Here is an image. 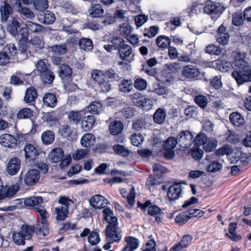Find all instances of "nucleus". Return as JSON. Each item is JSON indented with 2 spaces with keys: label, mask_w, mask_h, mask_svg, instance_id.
<instances>
[{
  "label": "nucleus",
  "mask_w": 251,
  "mask_h": 251,
  "mask_svg": "<svg viewBox=\"0 0 251 251\" xmlns=\"http://www.w3.org/2000/svg\"><path fill=\"white\" fill-rule=\"evenodd\" d=\"M13 239L14 242L18 245H24L25 244V239L24 235L20 232H14L13 234Z\"/></svg>",
  "instance_id": "obj_55"
},
{
  "label": "nucleus",
  "mask_w": 251,
  "mask_h": 251,
  "mask_svg": "<svg viewBox=\"0 0 251 251\" xmlns=\"http://www.w3.org/2000/svg\"><path fill=\"white\" fill-rule=\"evenodd\" d=\"M222 168V163L219 162L214 160L206 167V171L210 173H214L221 170Z\"/></svg>",
  "instance_id": "obj_54"
},
{
  "label": "nucleus",
  "mask_w": 251,
  "mask_h": 251,
  "mask_svg": "<svg viewBox=\"0 0 251 251\" xmlns=\"http://www.w3.org/2000/svg\"><path fill=\"white\" fill-rule=\"evenodd\" d=\"M229 120L232 124L235 126H244L245 124L244 116L237 112L231 113L229 115Z\"/></svg>",
  "instance_id": "obj_28"
},
{
  "label": "nucleus",
  "mask_w": 251,
  "mask_h": 251,
  "mask_svg": "<svg viewBox=\"0 0 251 251\" xmlns=\"http://www.w3.org/2000/svg\"><path fill=\"white\" fill-rule=\"evenodd\" d=\"M51 49L53 52L59 55H64L68 51L67 46L66 44L55 45L51 46Z\"/></svg>",
  "instance_id": "obj_49"
},
{
  "label": "nucleus",
  "mask_w": 251,
  "mask_h": 251,
  "mask_svg": "<svg viewBox=\"0 0 251 251\" xmlns=\"http://www.w3.org/2000/svg\"><path fill=\"white\" fill-rule=\"evenodd\" d=\"M62 135L68 138L69 139L73 140L75 138L76 135V131L75 129H72L71 126H63L61 129Z\"/></svg>",
  "instance_id": "obj_43"
},
{
  "label": "nucleus",
  "mask_w": 251,
  "mask_h": 251,
  "mask_svg": "<svg viewBox=\"0 0 251 251\" xmlns=\"http://www.w3.org/2000/svg\"><path fill=\"white\" fill-rule=\"evenodd\" d=\"M25 160L29 162L34 161L39 155V152L34 145L31 144H26L24 148Z\"/></svg>",
  "instance_id": "obj_14"
},
{
  "label": "nucleus",
  "mask_w": 251,
  "mask_h": 251,
  "mask_svg": "<svg viewBox=\"0 0 251 251\" xmlns=\"http://www.w3.org/2000/svg\"><path fill=\"white\" fill-rule=\"evenodd\" d=\"M107 202V200L100 194L93 196L89 200L90 205L95 209L104 208Z\"/></svg>",
  "instance_id": "obj_16"
},
{
  "label": "nucleus",
  "mask_w": 251,
  "mask_h": 251,
  "mask_svg": "<svg viewBox=\"0 0 251 251\" xmlns=\"http://www.w3.org/2000/svg\"><path fill=\"white\" fill-rule=\"evenodd\" d=\"M20 231L23 234L26 239H30L35 232L34 226L23 225Z\"/></svg>",
  "instance_id": "obj_38"
},
{
  "label": "nucleus",
  "mask_w": 251,
  "mask_h": 251,
  "mask_svg": "<svg viewBox=\"0 0 251 251\" xmlns=\"http://www.w3.org/2000/svg\"><path fill=\"white\" fill-rule=\"evenodd\" d=\"M78 44L80 48L85 51L91 50L93 48V42L89 38H81L79 40Z\"/></svg>",
  "instance_id": "obj_41"
},
{
  "label": "nucleus",
  "mask_w": 251,
  "mask_h": 251,
  "mask_svg": "<svg viewBox=\"0 0 251 251\" xmlns=\"http://www.w3.org/2000/svg\"><path fill=\"white\" fill-rule=\"evenodd\" d=\"M126 244L122 251H133L139 246L138 240L132 236H127L125 238Z\"/></svg>",
  "instance_id": "obj_24"
},
{
  "label": "nucleus",
  "mask_w": 251,
  "mask_h": 251,
  "mask_svg": "<svg viewBox=\"0 0 251 251\" xmlns=\"http://www.w3.org/2000/svg\"><path fill=\"white\" fill-rule=\"evenodd\" d=\"M55 211L57 215L56 220L58 221L65 220L69 213L68 207H67L55 208Z\"/></svg>",
  "instance_id": "obj_48"
},
{
  "label": "nucleus",
  "mask_w": 251,
  "mask_h": 251,
  "mask_svg": "<svg viewBox=\"0 0 251 251\" xmlns=\"http://www.w3.org/2000/svg\"><path fill=\"white\" fill-rule=\"evenodd\" d=\"M40 76L42 82L48 84L52 83L55 78L54 74L50 69L40 75Z\"/></svg>",
  "instance_id": "obj_39"
},
{
  "label": "nucleus",
  "mask_w": 251,
  "mask_h": 251,
  "mask_svg": "<svg viewBox=\"0 0 251 251\" xmlns=\"http://www.w3.org/2000/svg\"><path fill=\"white\" fill-rule=\"evenodd\" d=\"M40 177V173L39 171L36 169H32L28 170L25 175L22 172L18 177V182L22 184L23 179L25 185L31 186L38 182Z\"/></svg>",
  "instance_id": "obj_7"
},
{
  "label": "nucleus",
  "mask_w": 251,
  "mask_h": 251,
  "mask_svg": "<svg viewBox=\"0 0 251 251\" xmlns=\"http://www.w3.org/2000/svg\"><path fill=\"white\" fill-rule=\"evenodd\" d=\"M102 105L99 102L94 101L91 102L84 110L87 115H90V113L93 114H99L101 110Z\"/></svg>",
  "instance_id": "obj_31"
},
{
  "label": "nucleus",
  "mask_w": 251,
  "mask_h": 251,
  "mask_svg": "<svg viewBox=\"0 0 251 251\" xmlns=\"http://www.w3.org/2000/svg\"><path fill=\"white\" fill-rule=\"evenodd\" d=\"M54 140V134L50 130H47L44 132L42 135V140L46 145L52 143Z\"/></svg>",
  "instance_id": "obj_50"
},
{
  "label": "nucleus",
  "mask_w": 251,
  "mask_h": 251,
  "mask_svg": "<svg viewBox=\"0 0 251 251\" xmlns=\"http://www.w3.org/2000/svg\"><path fill=\"white\" fill-rule=\"evenodd\" d=\"M93 135L91 133L85 134L81 139V144L84 148H89L94 143Z\"/></svg>",
  "instance_id": "obj_42"
},
{
  "label": "nucleus",
  "mask_w": 251,
  "mask_h": 251,
  "mask_svg": "<svg viewBox=\"0 0 251 251\" xmlns=\"http://www.w3.org/2000/svg\"><path fill=\"white\" fill-rule=\"evenodd\" d=\"M134 86L136 89L139 91H143L146 89L147 82L142 78H138L134 81Z\"/></svg>",
  "instance_id": "obj_57"
},
{
  "label": "nucleus",
  "mask_w": 251,
  "mask_h": 251,
  "mask_svg": "<svg viewBox=\"0 0 251 251\" xmlns=\"http://www.w3.org/2000/svg\"><path fill=\"white\" fill-rule=\"evenodd\" d=\"M39 75L50 70V65L46 60H40L36 65Z\"/></svg>",
  "instance_id": "obj_40"
},
{
  "label": "nucleus",
  "mask_w": 251,
  "mask_h": 251,
  "mask_svg": "<svg viewBox=\"0 0 251 251\" xmlns=\"http://www.w3.org/2000/svg\"><path fill=\"white\" fill-rule=\"evenodd\" d=\"M132 52V48L128 45L124 44L118 50V53L121 59L128 61Z\"/></svg>",
  "instance_id": "obj_30"
},
{
  "label": "nucleus",
  "mask_w": 251,
  "mask_h": 251,
  "mask_svg": "<svg viewBox=\"0 0 251 251\" xmlns=\"http://www.w3.org/2000/svg\"><path fill=\"white\" fill-rule=\"evenodd\" d=\"M231 152V149L230 146L226 145L217 150L214 153V155H224L229 154Z\"/></svg>",
  "instance_id": "obj_64"
},
{
  "label": "nucleus",
  "mask_w": 251,
  "mask_h": 251,
  "mask_svg": "<svg viewBox=\"0 0 251 251\" xmlns=\"http://www.w3.org/2000/svg\"><path fill=\"white\" fill-rule=\"evenodd\" d=\"M21 165V160L19 158H11L7 165L6 171L9 175L14 176L19 171Z\"/></svg>",
  "instance_id": "obj_15"
},
{
  "label": "nucleus",
  "mask_w": 251,
  "mask_h": 251,
  "mask_svg": "<svg viewBox=\"0 0 251 251\" xmlns=\"http://www.w3.org/2000/svg\"><path fill=\"white\" fill-rule=\"evenodd\" d=\"M35 211L39 213L41 217V222L42 223L48 222L47 219L49 217V214L44 207H42V208H36Z\"/></svg>",
  "instance_id": "obj_63"
},
{
  "label": "nucleus",
  "mask_w": 251,
  "mask_h": 251,
  "mask_svg": "<svg viewBox=\"0 0 251 251\" xmlns=\"http://www.w3.org/2000/svg\"><path fill=\"white\" fill-rule=\"evenodd\" d=\"M26 37L18 38V51L16 53L17 59L22 61L26 59L29 54V50L26 45Z\"/></svg>",
  "instance_id": "obj_11"
},
{
  "label": "nucleus",
  "mask_w": 251,
  "mask_h": 251,
  "mask_svg": "<svg viewBox=\"0 0 251 251\" xmlns=\"http://www.w3.org/2000/svg\"><path fill=\"white\" fill-rule=\"evenodd\" d=\"M91 75L93 80L103 93L110 91L112 89V83L118 82L122 79L119 71L112 68L105 70H94Z\"/></svg>",
  "instance_id": "obj_1"
},
{
  "label": "nucleus",
  "mask_w": 251,
  "mask_h": 251,
  "mask_svg": "<svg viewBox=\"0 0 251 251\" xmlns=\"http://www.w3.org/2000/svg\"><path fill=\"white\" fill-rule=\"evenodd\" d=\"M132 100L135 105L146 110L151 108L152 105L151 100L140 93L133 94Z\"/></svg>",
  "instance_id": "obj_9"
},
{
  "label": "nucleus",
  "mask_w": 251,
  "mask_h": 251,
  "mask_svg": "<svg viewBox=\"0 0 251 251\" xmlns=\"http://www.w3.org/2000/svg\"><path fill=\"white\" fill-rule=\"evenodd\" d=\"M89 243L92 245H96L100 242L99 233L93 231L90 233L88 238Z\"/></svg>",
  "instance_id": "obj_60"
},
{
  "label": "nucleus",
  "mask_w": 251,
  "mask_h": 251,
  "mask_svg": "<svg viewBox=\"0 0 251 251\" xmlns=\"http://www.w3.org/2000/svg\"><path fill=\"white\" fill-rule=\"evenodd\" d=\"M242 16L241 12H236L232 15V23L236 26L241 25L243 22L244 18Z\"/></svg>",
  "instance_id": "obj_59"
},
{
  "label": "nucleus",
  "mask_w": 251,
  "mask_h": 251,
  "mask_svg": "<svg viewBox=\"0 0 251 251\" xmlns=\"http://www.w3.org/2000/svg\"><path fill=\"white\" fill-rule=\"evenodd\" d=\"M182 191V186L177 183H175L168 188L167 197L170 201H175L181 196Z\"/></svg>",
  "instance_id": "obj_13"
},
{
  "label": "nucleus",
  "mask_w": 251,
  "mask_h": 251,
  "mask_svg": "<svg viewBox=\"0 0 251 251\" xmlns=\"http://www.w3.org/2000/svg\"><path fill=\"white\" fill-rule=\"evenodd\" d=\"M190 219L188 212L185 211L177 215L175 218V222L180 226L183 225Z\"/></svg>",
  "instance_id": "obj_52"
},
{
  "label": "nucleus",
  "mask_w": 251,
  "mask_h": 251,
  "mask_svg": "<svg viewBox=\"0 0 251 251\" xmlns=\"http://www.w3.org/2000/svg\"><path fill=\"white\" fill-rule=\"evenodd\" d=\"M106 240L107 242L111 243L119 242L122 238V231L121 230L118 222L108 225L105 230Z\"/></svg>",
  "instance_id": "obj_6"
},
{
  "label": "nucleus",
  "mask_w": 251,
  "mask_h": 251,
  "mask_svg": "<svg viewBox=\"0 0 251 251\" xmlns=\"http://www.w3.org/2000/svg\"><path fill=\"white\" fill-rule=\"evenodd\" d=\"M113 149L116 154L123 157H127L130 154L129 150L121 145L117 144L114 146Z\"/></svg>",
  "instance_id": "obj_45"
},
{
  "label": "nucleus",
  "mask_w": 251,
  "mask_h": 251,
  "mask_svg": "<svg viewBox=\"0 0 251 251\" xmlns=\"http://www.w3.org/2000/svg\"><path fill=\"white\" fill-rule=\"evenodd\" d=\"M234 71L232 76L238 86L251 82V66L248 62L239 57H236L232 65Z\"/></svg>",
  "instance_id": "obj_2"
},
{
  "label": "nucleus",
  "mask_w": 251,
  "mask_h": 251,
  "mask_svg": "<svg viewBox=\"0 0 251 251\" xmlns=\"http://www.w3.org/2000/svg\"><path fill=\"white\" fill-rule=\"evenodd\" d=\"M163 181L162 175H150L146 182V187L150 190H153L156 186L160 185Z\"/></svg>",
  "instance_id": "obj_17"
},
{
  "label": "nucleus",
  "mask_w": 251,
  "mask_h": 251,
  "mask_svg": "<svg viewBox=\"0 0 251 251\" xmlns=\"http://www.w3.org/2000/svg\"><path fill=\"white\" fill-rule=\"evenodd\" d=\"M90 16L93 18H99L104 13V9L100 4L92 3L88 10Z\"/></svg>",
  "instance_id": "obj_23"
},
{
  "label": "nucleus",
  "mask_w": 251,
  "mask_h": 251,
  "mask_svg": "<svg viewBox=\"0 0 251 251\" xmlns=\"http://www.w3.org/2000/svg\"><path fill=\"white\" fill-rule=\"evenodd\" d=\"M59 75L60 78L65 80L71 79L73 71L72 68L66 64H62L59 66L58 70Z\"/></svg>",
  "instance_id": "obj_22"
},
{
  "label": "nucleus",
  "mask_w": 251,
  "mask_h": 251,
  "mask_svg": "<svg viewBox=\"0 0 251 251\" xmlns=\"http://www.w3.org/2000/svg\"><path fill=\"white\" fill-rule=\"evenodd\" d=\"M218 141L214 138L206 139L202 145V149L206 152L214 151L217 146Z\"/></svg>",
  "instance_id": "obj_34"
},
{
  "label": "nucleus",
  "mask_w": 251,
  "mask_h": 251,
  "mask_svg": "<svg viewBox=\"0 0 251 251\" xmlns=\"http://www.w3.org/2000/svg\"><path fill=\"white\" fill-rule=\"evenodd\" d=\"M177 144L176 139L174 137H169L163 145L164 150H173Z\"/></svg>",
  "instance_id": "obj_56"
},
{
  "label": "nucleus",
  "mask_w": 251,
  "mask_h": 251,
  "mask_svg": "<svg viewBox=\"0 0 251 251\" xmlns=\"http://www.w3.org/2000/svg\"><path fill=\"white\" fill-rule=\"evenodd\" d=\"M166 116V110L164 109L159 108L154 112L153 119L155 123L161 125L165 121Z\"/></svg>",
  "instance_id": "obj_32"
},
{
  "label": "nucleus",
  "mask_w": 251,
  "mask_h": 251,
  "mask_svg": "<svg viewBox=\"0 0 251 251\" xmlns=\"http://www.w3.org/2000/svg\"><path fill=\"white\" fill-rule=\"evenodd\" d=\"M17 141L14 136L8 134H3L0 138V144L6 148H14L17 145Z\"/></svg>",
  "instance_id": "obj_19"
},
{
  "label": "nucleus",
  "mask_w": 251,
  "mask_h": 251,
  "mask_svg": "<svg viewBox=\"0 0 251 251\" xmlns=\"http://www.w3.org/2000/svg\"><path fill=\"white\" fill-rule=\"evenodd\" d=\"M37 91L36 89L33 87H29L26 89L24 98V101L26 103L33 104L37 98Z\"/></svg>",
  "instance_id": "obj_21"
},
{
  "label": "nucleus",
  "mask_w": 251,
  "mask_h": 251,
  "mask_svg": "<svg viewBox=\"0 0 251 251\" xmlns=\"http://www.w3.org/2000/svg\"><path fill=\"white\" fill-rule=\"evenodd\" d=\"M26 28H22V29H26L32 33L42 32L44 30V27L41 25L33 23L31 21H27L26 24Z\"/></svg>",
  "instance_id": "obj_37"
},
{
  "label": "nucleus",
  "mask_w": 251,
  "mask_h": 251,
  "mask_svg": "<svg viewBox=\"0 0 251 251\" xmlns=\"http://www.w3.org/2000/svg\"><path fill=\"white\" fill-rule=\"evenodd\" d=\"M136 111L130 107L123 108L119 112L116 114V118H110L107 123L109 126H124V120L126 119L130 118L135 115Z\"/></svg>",
  "instance_id": "obj_5"
},
{
  "label": "nucleus",
  "mask_w": 251,
  "mask_h": 251,
  "mask_svg": "<svg viewBox=\"0 0 251 251\" xmlns=\"http://www.w3.org/2000/svg\"><path fill=\"white\" fill-rule=\"evenodd\" d=\"M181 74L183 76L187 79H203L205 81L208 82V79L204 77V73L201 74L200 69L192 65L184 66L182 70Z\"/></svg>",
  "instance_id": "obj_8"
},
{
  "label": "nucleus",
  "mask_w": 251,
  "mask_h": 251,
  "mask_svg": "<svg viewBox=\"0 0 251 251\" xmlns=\"http://www.w3.org/2000/svg\"><path fill=\"white\" fill-rule=\"evenodd\" d=\"M138 206L143 210L146 209L148 207V214L151 216L159 214L161 211V209L158 206L154 204L151 205V203L150 201H147L144 203H142L138 201Z\"/></svg>",
  "instance_id": "obj_20"
},
{
  "label": "nucleus",
  "mask_w": 251,
  "mask_h": 251,
  "mask_svg": "<svg viewBox=\"0 0 251 251\" xmlns=\"http://www.w3.org/2000/svg\"><path fill=\"white\" fill-rule=\"evenodd\" d=\"M41 16L43 17L42 22L45 24H51L55 20L54 14L50 11H46L44 12V14Z\"/></svg>",
  "instance_id": "obj_53"
},
{
  "label": "nucleus",
  "mask_w": 251,
  "mask_h": 251,
  "mask_svg": "<svg viewBox=\"0 0 251 251\" xmlns=\"http://www.w3.org/2000/svg\"><path fill=\"white\" fill-rule=\"evenodd\" d=\"M120 91L123 93H129L133 88V83L130 79L122 80L119 84Z\"/></svg>",
  "instance_id": "obj_36"
},
{
  "label": "nucleus",
  "mask_w": 251,
  "mask_h": 251,
  "mask_svg": "<svg viewBox=\"0 0 251 251\" xmlns=\"http://www.w3.org/2000/svg\"><path fill=\"white\" fill-rule=\"evenodd\" d=\"M64 157V151L60 148H55L50 154V160L51 163H57Z\"/></svg>",
  "instance_id": "obj_29"
},
{
  "label": "nucleus",
  "mask_w": 251,
  "mask_h": 251,
  "mask_svg": "<svg viewBox=\"0 0 251 251\" xmlns=\"http://www.w3.org/2000/svg\"><path fill=\"white\" fill-rule=\"evenodd\" d=\"M110 43L114 50L117 49L119 50L122 46L125 43V41L121 37H117L113 38L110 41Z\"/></svg>",
  "instance_id": "obj_61"
},
{
  "label": "nucleus",
  "mask_w": 251,
  "mask_h": 251,
  "mask_svg": "<svg viewBox=\"0 0 251 251\" xmlns=\"http://www.w3.org/2000/svg\"><path fill=\"white\" fill-rule=\"evenodd\" d=\"M203 12L207 14H221L225 8L220 3H216L211 1H207L203 7Z\"/></svg>",
  "instance_id": "obj_12"
},
{
  "label": "nucleus",
  "mask_w": 251,
  "mask_h": 251,
  "mask_svg": "<svg viewBox=\"0 0 251 251\" xmlns=\"http://www.w3.org/2000/svg\"><path fill=\"white\" fill-rule=\"evenodd\" d=\"M28 35L29 33L26 29H22L18 38L26 37V45L29 50V54L30 56H33L34 53L44 48V43L41 38L37 36L29 41Z\"/></svg>",
  "instance_id": "obj_4"
},
{
  "label": "nucleus",
  "mask_w": 251,
  "mask_h": 251,
  "mask_svg": "<svg viewBox=\"0 0 251 251\" xmlns=\"http://www.w3.org/2000/svg\"><path fill=\"white\" fill-rule=\"evenodd\" d=\"M33 115V111L30 108L25 107L19 111L17 117L19 119H30Z\"/></svg>",
  "instance_id": "obj_47"
},
{
  "label": "nucleus",
  "mask_w": 251,
  "mask_h": 251,
  "mask_svg": "<svg viewBox=\"0 0 251 251\" xmlns=\"http://www.w3.org/2000/svg\"><path fill=\"white\" fill-rule=\"evenodd\" d=\"M35 233L37 234H42L43 236H46L50 233L48 222H45L37 224L34 226Z\"/></svg>",
  "instance_id": "obj_35"
},
{
  "label": "nucleus",
  "mask_w": 251,
  "mask_h": 251,
  "mask_svg": "<svg viewBox=\"0 0 251 251\" xmlns=\"http://www.w3.org/2000/svg\"><path fill=\"white\" fill-rule=\"evenodd\" d=\"M43 201V200L42 197L33 196L25 199L24 203L26 206L31 207L36 210V208H39V205Z\"/></svg>",
  "instance_id": "obj_25"
},
{
  "label": "nucleus",
  "mask_w": 251,
  "mask_h": 251,
  "mask_svg": "<svg viewBox=\"0 0 251 251\" xmlns=\"http://www.w3.org/2000/svg\"><path fill=\"white\" fill-rule=\"evenodd\" d=\"M195 102L201 109H204L208 103L207 98L206 97L198 95L194 98Z\"/></svg>",
  "instance_id": "obj_51"
},
{
  "label": "nucleus",
  "mask_w": 251,
  "mask_h": 251,
  "mask_svg": "<svg viewBox=\"0 0 251 251\" xmlns=\"http://www.w3.org/2000/svg\"><path fill=\"white\" fill-rule=\"evenodd\" d=\"M68 122L71 125L94 126L96 119L92 115H87L84 109L79 111L70 110L66 113Z\"/></svg>",
  "instance_id": "obj_3"
},
{
  "label": "nucleus",
  "mask_w": 251,
  "mask_h": 251,
  "mask_svg": "<svg viewBox=\"0 0 251 251\" xmlns=\"http://www.w3.org/2000/svg\"><path fill=\"white\" fill-rule=\"evenodd\" d=\"M194 136L188 131H183L177 135L176 140L178 146L182 148H188L193 143Z\"/></svg>",
  "instance_id": "obj_10"
},
{
  "label": "nucleus",
  "mask_w": 251,
  "mask_h": 251,
  "mask_svg": "<svg viewBox=\"0 0 251 251\" xmlns=\"http://www.w3.org/2000/svg\"><path fill=\"white\" fill-rule=\"evenodd\" d=\"M103 213L104 215L103 219L108 223V225H110L111 223L112 224L118 223L117 217L113 216V211L110 208L104 207Z\"/></svg>",
  "instance_id": "obj_33"
},
{
  "label": "nucleus",
  "mask_w": 251,
  "mask_h": 251,
  "mask_svg": "<svg viewBox=\"0 0 251 251\" xmlns=\"http://www.w3.org/2000/svg\"><path fill=\"white\" fill-rule=\"evenodd\" d=\"M34 6L38 10H44L48 8L47 0H35Z\"/></svg>",
  "instance_id": "obj_62"
},
{
  "label": "nucleus",
  "mask_w": 251,
  "mask_h": 251,
  "mask_svg": "<svg viewBox=\"0 0 251 251\" xmlns=\"http://www.w3.org/2000/svg\"><path fill=\"white\" fill-rule=\"evenodd\" d=\"M184 113L188 118H194L197 116V107L193 106H189L184 109Z\"/></svg>",
  "instance_id": "obj_58"
},
{
  "label": "nucleus",
  "mask_w": 251,
  "mask_h": 251,
  "mask_svg": "<svg viewBox=\"0 0 251 251\" xmlns=\"http://www.w3.org/2000/svg\"><path fill=\"white\" fill-rule=\"evenodd\" d=\"M0 12L2 22L7 21L10 15L13 14V9L11 5L4 2L3 5L0 8Z\"/></svg>",
  "instance_id": "obj_26"
},
{
  "label": "nucleus",
  "mask_w": 251,
  "mask_h": 251,
  "mask_svg": "<svg viewBox=\"0 0 251 251\" xmlns=\"http://www.w3.org/2000/svg\"><path fill=\"white\" fill-rule=\"evenodd\" d=\"M224 48L220 46H215L214 45H210L205 48V52L211 55H219L221 54L224 50Z\"/></svg>",
  "instance_id": "obj_46"
},
{
  "label": "nucleus",
  "mask_w": 251,
  "mask_h": 251,
  "mask_svg": "<svg viewBox=\"0 0 251 251\" xmlns=\"http://www.w3.org/2000/svg\"><path fill=\"white\" fill-rule=\"evenodd\" d=\"M156 44L158 47L166 49L170 45L171 40L165 35H160L156 38Z\"/></svg>",
  "instance_id": "obj_44"
},
{
  "label": "nucleus",
  "mask_w": 251,
  "mask_h": 251,
  "mask_svg": "<svg viewBox=\"0 0 251 251\" xmlns=\"http://www.w3.org/2000/svg\"><path fill=\"white\" fill-rule=\"evenodd\" d=\"M43 101L46 106L54 108L56 105L57 100L54 94L48 93L44 96Z\"/></svg>",
  "instance_id": "obj_27"
},
{
  "label": "nucleus",
  "mask_w": 251,
  "mask_h": 251,
  "mask_svg": "<svg viewBox=\"0 0 251 251\" xmlns=\"http://www.w3.org/2000/svg\"><path fill=\"white\" fill-rule=\"evenodd\" d=\"M21 24L15 19L8 21L7 24V30L12 36L15 37L18 40V35L20 34V30L18 32V29L20 28Z\"/></svg>",
  "instance_id": "obj_18"
}]
</instances>
